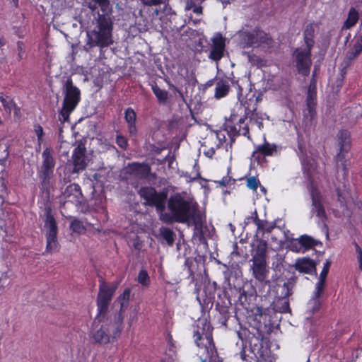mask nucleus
Returning a JSON list of instances; mask_svg holds the SVG:
<instances>
[{
	"instance_id": "nucleus-28",
	"label": "nucleus",
	"mask_w": 362,
	"mask_h": 362,
	"mask_svg": "<svg viewBox=\"0 0 362 362\" xmlns=\"http://www.w3.org/2000/svg\"><path fill=\"white\" fill-rule=\"evenodd\" d=\"M253 264L252 270L253 276L259 281H264L267 276L268 269H267L266 261H252Z\"/></svg>"
},
{
	"instance_id": "nucleus-46",
	"label": "nucleus",
	"mask_w": 362,
	"mask_h": 362,
	"mask_svg": "<svg viewBox=\"0 0 362 362\" xmlns=\"http://www.w3.org/2000/svg\"><path fill=\"white\" fill-rule=\"evenodd\" d=\"M226 95V83L221 81L218 82L215 89L214 97L216 99H220Z\"/></svg>"
},
{
	"instance_id": "nucleus-59",
	"label": "nucleus",
	"mask_w": 362,
	"mask_h": 362,
	"mask_svg": "<svg viewBox=\"0 0 362 362\" xmlns=\"http://www.w3.org/2000/svg\"><path fill=\"white\" fill-rule=\"evenodd\" d=\"M134 247L136 250H140L142 247V244L136 240L134 243Z\"/></svg>"
},
{
	"instance_id": "nucleus-36",
	"label": "nucleus",
	"mask_w": 362,
	"mask_h": 362,
	"mask_svg": "<svg viewBox=\"0 0 362 362\" xmlns=\"http://www.w3.org/2000/svg\"><path fill=\"white\" fill-rule=\"evenodd\" d=\"M228 95L231 94L233 97H236L238 100H240V97L243 95V88L239 85L238 81H234L233 79H230L228 77Z\"/></svg>"
},
{
	"instance_id": "nucleus-37",
	"label": "nucleus",
	"mask_w": 362,
	"mask_h": 362,
	"mask_svg": "<svg viewBox=\"0 0 362 362\" xmlns=\"http://www.w3.org/2000/svg\"><path fill=\"white\" fill-rule=\"evenodd\" d=\"M315 71L308 86L305 101H317V80Z\"/></svg>"
},
{
	"instance_id": "nucleus-62",
	"label": "nucleus",
	"mask_w": 362,
	"mask_h": 362,
	"mask_svg": "<svg viewBox=\"0 0 362 362\" xmlns=\"http://www.w3.org/2000/svg\"><path fill=\"white\" fill-rule=\"evenodd\" d=\"M214 153H215L214 150L213 148H211L206 153V156L211 157L214 154Z\"/></svg>"
},
{
	"instance_id": "nucleus-42",
	"label": "nucleus",
	"mask_w": 362,
	"mask_h": 362,
	"mask_svg": "<svg viewBox=\"0 0 362 362\" xmlns=\"http://www.w3.org/2000/svg\"><path fill=\"white\" fill-rule=\"evenodd\" d=\"M298 243L303 247L306 248H310L314 247L320 243L315 239L313 238L310 236L303 235H301L299 238H298Z\"/></svg>"
},
{
	"instance_id": "nucleus-19",
	"label": "nucleus",
	"mask_w": 362,
	"mask_h": 362,
	"mask_svg": "<svg viewBox=\"0 0 362 362\" xmlns=\"http://www.w3.org/2000/svg\"><path fill=\"white\" fill-rule=\"evenodd\" d=\"M350 153H337L334 156V161L337 172L341 171L342 177L347 180L349 174V169L351 166Z\"/></svg>"
},
{
	"instance_id": "nucleus-45",
	"label": "nucleus",
	"mask_w": 362,
	"mask_h": 362,
	"mask_svg": "<svg viewBox=\"0 0 362 362\" xmlns=\"http://www.w3.org/2000/svg\"><path fill=\"white\" fill-rule=\"evenodd\" d=\"M33 132L37 136V148L40 150L41 148L42 144L44 142L43 137L45 135V132L42 127L38 123H35L33 124Z\"/></svg>"
},
{
	"instance_id": "nucleus-39",
	"label": "nucleus",
	"mask_w": 362,
	"mask_h": 362,
	"mask_svg": "<svg viewBox=\"0 0 362 362\" xmlns=\"http://www.w3.org/2000/svg\"><path fill=\"white\" fill-rule=\"evenodd\" d=\"M175 233L170 228H160V237L162 240L172 246L174 244Z\"/></svg>"
},
{
	"instance_id": "nucleus-48",
	"label": "nucleus",
	"mask_w": 362,
	"mask_h": 362,
	"mask_svg": "<svg viewBox=\"0 0 362 362\" xmlns=\"http://www.w3.org/2000/svg\"><path fill=\"white\" fill-rule=\"evenodd\" d=\"M137 281L143 286H148L150 283L149 276L145 269H141L138 274Z\"/></svg>"
},
{
	"instance_id": "nucleus-33",
	"label": "nucleus",
	"mask_w": 362,
	"mask_h": 362,
	"mask_svg": "<svg viewBox=\"0 0 362 362\" xmlns=\"http://www.w3.org/2000/svg\"><path fill=\"white\" fill-rule=\"evenodd\" d=\"M362 52V35H359L356 40L353 46L349 49L346 53V57L349 60L351 61L357 58Z\"/></svg>"
},
{
	"instance_id": "nucleus-12",
	"label": "nucleus",
	"mask_w": 362,
	"mask_h": 362,
	"mask_svg": "<svg viewBox=\"0 0 362 362\" xmlns=\"http://www.w3.org/2000/svg\"><path fill=\"white\" fill-rule=\"evenodd\" d=\"M293 57L298 72L303 76H308L312 66V49L298 47L293 52Z\"/></svg>"
},
{
	"instance_id": "nucleus-30",
	"label": "nucleus",
	"mask_w": 362,
	"mask_h": 362,
	"mask_svg": "<svg viewBox=\"0 0 362 362\" xmlns=\"http://www.w3.org/2000/svg\"><path fill=\"white\" fill-rule=\"evenodd\" d=\"M40 217L45 222L44 226H57V223L52 209L50 203H46L42 210V213L40 214Z\"/></svg>"
},
{
	"instance_id": "nucleus-64",
	"label": "nucleus",
	"mask_w": 362,
	"mask_h": 362,
	"mask_svg": "<svg viewBox=\"0 0 362 362\" xmlns=\"http://www.w3.org/2000/svg\"><path fill=\"white\" fill-rule=\"evenodd\" d=\"M220 184L223 186H226V182L225 180V177L222 178V180L220 181Z\"/></svg>"
},
{
	"instance_id": "nucleus-50",
	"label": "nucleus",
	"mask_w": 362,
	"mask_h": 362,
	"mask_svg": "<svg viewBox=\"0 0 362 362\" xmlns=\"http://www.w3.org/2000/svg\"><path fill=\"white\" fill-rule=\"evenodd\" d=\"M185 10H187V11L192 10V11L194 13H196L197 15H202L203 8H202V6L196 5V4L194 1H191L187 2L186 7H185Z\"/></svg>"
},
{
	"instance_id": "nucleus-58",
	"label": "nucleus",
	"mask_w": 362,
	"mask_h": 362,
	"mask_svg": "<svg viewBox=\"0 0 362 362\" xmlns=\"http://www.w3.org/2000/svg\"><path fill=\"white\" fill-rule=\"evenodd\" d=\"M238 250V245H237V243L234 244V250L231 252V256L233 257V256H240V254L239 253V252L237 250Z\"/></svg>"
},
{
	"instance_id": "nucleus-11",
	"label": "nucleus",
	"mask_w": 362,
	"mask_h": 362,
	"mask_svg": "<svg viewBox=\"0 0 362 362\" xmlns=\"http://www.w3.org/2000/svg\"><path fill=\"white\" fill-rule=\"evenodd\" d=\"M117 288V285H109L101 278L99 280V290L97 295V314L99 316L107 314L110 303Z\"/></svg>"
},
{
	"instance_id": "nucleus-40",
	"label": "nucleus",
	"mask_w": 362,
	"mask_h": 362,
	"mask_svg": "<svg viewBox=\"0 0 362 362\" xmlns=\"http://www.w3.org/2000/svg\"><path fill=\"white\" fill-rule=\"evenodd\" d=\"M300 160L304 173L310 175L313 170L311 159L308 156L306 153H302V155L300 156Z\"/></svg>"
},
{
	"instance_id": "nucleus-61",
	"label": "nucleus",
	"mask_w": 362,
	"mask_h": 362,
	"mask_svg": "<svg viewBox=\"0 0 362 362\" xmlns=\"http://www.w3.org/2000/svg\"><path fill=\"white\" fill-rule=\"evenodd\" d=\"M10 4L15 8L18 7V0H10Z\"/></svg>"
},
{
	"instance_id": "nucleus-5",
	"label": "nucleus",
	"mask_w": 362,
	"mask_h": 362,
	"mask_svg": "<svg viewBox=\"0 0 362 362\" xmlns=\"http://www.w3.org/2000/svg\"><path fill=\"white\" fill-rule=\"evenodd\" d=\"M96 25L94 29L87 33V45L90 47H99L100 49L107 47L113 44L112 18L102 17L95 18Z\"/></svg>"
},
{
	"instance_id": "nucleus-29",
	"label": "nucleus",
	"mask_w": 362,
	"mask_h": 362,
	"mask_svg": "<svg viewBox=\"0 0 362 362\" xmlns=\"http://www.w3.org/2000/svg\"><path fill=\"white\" fill-rule=\"evenodd\" d=\"M232 267L234 268L233 264H232ZM235 279L237 281H238V286H240V283L243 282V279L241 278V271L240 269V267L238 264H235ZM234 288L236 291H238L239 297H238V301L241 305H244L247 300V295L246 291L242 288L240 286L238 287V288H236V285L235 283L233 284Z\"/></svg>"
},
{
	"instance_id": "nucleus-8",
	"label": "nucleus",
	"mask_w": 362,
	"mask_h": 362,
	"mask_svg": "<svg viewBox=\"0 0 362 362\" xmlns=\"http://www.w3.org/2000/svg\"><path fill=\"white\" fill-rule=\"evenodd\" d=\"M64 88V98L60 110V116H62L64 122L69 120L71 113L81 101V90L74 85L71 78H69L66 81Z\"/></svg>"
},
{
	"instance_id": "nucleus-16",
	"label": "nucleus",
	"mask_w": 362,
	"mask_h": 362,
	"mask_svg": "<svg viewBox=\"0 0 362 362\" xmlns=\"http://www.w3.org/2000/svg\"><path fill=\"white\" fill-rule=\"evenodd\" d=\"M209 58L213 61L220 60L224 55L226 39L220 33H216L211 39Z\"/></svg>"
},
{
	"instance_id": "nucleus-4",
	"label": "nucleus",
	"mask_w": 362,
	"mask_h": 362,
	"mask_svg": "<svg viewBox=\"0 0 362 362\" xmlns=\"http://www.w3.org/2000/svg\"><path fill=\"white\" fill-rule=\"evenodd\" d=\"M256 110V107L250 110L242 103L236 104L235 107L231 110L230 117L228 118V127L230 123V131L244 136L249 134V128L245 123L247 118H250L251 122L254 121L259 129L263 128V122L261 118L257 117Z\"/></svg>"
},
{
	"instance_id": "nucleus-31",
	"label": "nucleus",
	"mask_w": 362,
	"mask_h": 362,
	"mask_svg": "<svg viewBox=\"0 0 362 362\" xmlns=\"http://www.w3.org/2000/svg\"><path fill=\"white\" fill-rule=\"evenodd\" d=\"M325 281L322 279H319L318 282L316 284L315 291L314 293V296L310 301V303L313 305V310L316 311L319 310L320 308V297L322 293L325 288Z\"/></svg>"
},
{
	"instance_id": "nucleus-21",
	"label": "nucleus",
	"mask_w": 362,
	"mask_h": 362,
	"mask_svg": "<svg viewBox=\"0 0 362 362\" xmlns=\"http://www.w3.org/2000/svg\"><path fill=\"white\" fill-rule=\"evenodd\" d=\"M337 153H350L352 144L350 132L346 129H341L337 134Z\"/></svg>"
},
{
	"instance_id": "nucleus-35",
	"label": "nucleus",
	"mask_w": 362,
	"mask_h": 362,
	"mask_svg": "<svg viewBox=\"0 0 362 362\" xmlns=\"http://www.w3.org/2000/svg\"><path fill=\"white\" fill-rule=\"evenodd\" d=\"M267 243L265 240H259L252 256V261H266Z\"/></svg>"
},
{
	"instance_id": "nucleus-25",
	"label": "nucleus",
	"mask_w": 362,
	"mask_h": 362,
	"mask_svg": "<svg viewBox=\"0 0 362 362\" xmlns=\"http://www.w3.org/2000/svg\"><path fill=\"white\" fill-rule=\"evenodd\" d=\"M124 119L127 124L128 132L130 136L135 137L137 135L136 125V113L132 107H127L124 111Z\"/></svg>"
},
{
	"instance_id": "nucleus-32",
	"label": "nucleus",
	"mask_w": 362,
	"mask_h": 362,
	"mask_svg": "<svg viewBox=\"0 0 362 362\" xmlns=\"http://www.w3.org/2000/svg\"><path fill=\"white\" fill-rule=\"evenodd\" d=\"M315 28L313 23L308 24L303 31V40L305 48L312 49L315 45Z\"/></svg>"
},
{
	"instance_id": "nucleus-56",
	"label": "nucleus",
	"mask_w": 362,
	"mask_h": 362,
	"mask_svg": "<svg viewBox=\"0 0 362 362\" xmlns=\"http://www.w3.org/2000/svg\"><path fill=\"white\" fill-rule=\"evenodd\" d=\"M72 229V233H82L86 232V228H70Z\"/></svg>"
},
{
	"instance_id": "nucleus-9",
	"label": "nucleus",
	"mask_w": 362,
	"mask_h": 362,
	"mask_svg": "<svg viewBox=\"0 0 362 362\" xmlns=\"http://www.w3.org/2000/svg\"><path fill=\"white\" fill-rule=\"evenodd\" d=\"M124 314L121 313H111L110 315L105 314L99 316L97 314L94 325L95 328L99 326L98 323L102 324L105 328L113 341H116L121 336L123 330Z\"/></svg>"
},
{
	"instance_id": "nucleus-43",
	"label": "nucleus",
	"mask_w": 362,
	"mask_h": 362,
	"mask_svg": "<svg viewBox=\"0 0 362 362\" xmlns=\"http://www.w3.org/2000/svg\"><path fill=\"white\" fill-rule=\"evenodd\" d=\"M152 90L160 103L165 104L168 98V93L165 90L160 89L158 86L152 87Z\"/></svg>"
},
{
	"instance_id": "nucleus-15",
	"label": "nucleus",
	"mask_w": 362,
	"mask_h": 362,
	"mask_svg": "<svg viewBox=\"0 0 362 362\" xmlns=\"http://www.w3.org/2000/svg\"><path fill=\"white\" fill-rule=\"evenodd\" d=\"M85 2L95 19L103 16L112 18V8L110 0H86Z\"/></svg>"
},
{
	"instance_id": "nucleus-10",
	"label": "nucleus",
	"mask_w": 362,
	"mask_h": 362,
	"mask_svg": "<svg viewBox=\"0 0 362 362\" xmlns=\"http://www.w3.org/2000/svg\"><path fill=\"white\" fill-rule=\"evenodd\" d=\"M138 194L141 199L145 200L146 205L156 207L160 214L165 210V205L168 199L166 190L158 192L153 187L144 186L139 189Z\"/></svg>"
},
{
	"instance_id": "nucleus-44",
	"label": "nucleus",
	"mask_w": 362,
	"mask_h": 362,
	"mask_svg": "<svg viewBox=\"0 0 362 362\" xmlns=\"http://www.w3.org/2000/svg\"><path fill=\"white\" fill-rule=\"evenodd\" d=\"M306 102V110L308 113L304 114V117L312 121L316 116V106L317 101H305Z\"/></svg>"
},
{
	"instance_id": "nucleus-17",
	"label": "nucleus",
	"mask_w": 362,
	"mask_h": 362,
	"mask_svg": "<svg viewBox=\"0 0 362 362\" xmlns=\"http://www.w3.org/2000/svg\"><path fill=\"white\" fill-rule=\"evenodd\" d=\"M311 199L313 206V212L318 218V224L322 226H327L326 221L327 219L325 209L322 204L320 192L316 188H313L311 190Z\"/></svg>"
},
{
	"instance_id": "nucleus-38",
	"label": "nucleus",
	"mask_w": 362,
	"mask_h": 362,
	"mask_svg": "<svg viewBox=\"0 0 362 362\" xmlns=\"http://www.w3.org/2000/svg\"><path fill=\"white\" fill-rule=\"evenodd\" d=\"M131 296V288H126L122 294H120L117 300L119 301L120 304V308L119 310L117 313H121L122 314H124L125 310L127 308L129 305V302L130 300Z\"/></svg>"
},
{
	"instance_id": "nucleus-7",
	"label": "nucleus",
	"mask_w": 362,
	"mask_h": 362,
	"mask_svg": "<svg viewBox=\"0 0 362 362\" xmlns=\"http://www.w3.org/2000/svg\"><path fill=\"white\" fill-rule=\"evenodd\" d=\"M83 199V196L79 185L72 183L68 185L60 197L62 214L70 218L71 216L69 214L67 209L77 210Z\"/></svg>"
},
{
	"instance_id": "nucleus-51",
	"label": "nucleus",
	"mask_w": 362,
	"mask_h": 362,
	"mask_svg": "<svg viewBox=\"0 0 362 362\" xmlns=\"http://www.w3.org/2000/svg\"><path fill=\"white\" fill-rule=\"evenodd\" d=\"M116 144L117 146L123 150H126L128 147V140L127 139L121 134H117L116 136L115 139Z\"/></svg>"
},
{
	"instance_id": "nucleus-53",
	"label": "nucleus",
	"mask_w": 362,
	"mask_h": 362,
	"mask_svg": "<svg viewBox=\"0 0 362 362\" xmlns=\"http://www.w3.org/2000/svg\"><path fill=\"white\" fill-rule=\"evenodd\" d=\"M16 45L18 49V61H21L23 58L25 53L24 43L22 41H18Z\"/></svg>"
},
{
	"instance_id": "nucleus-27",
	"label": "nucleus",
	"mask_w": 362,
	"mask_h": 362,
	"mask_svg": "<svg viewBox=\"0 0 362 362\" xmlns=\"http://www.w3.org/2000/svg\"><path fill=\"white\" fill-rule=\"evenodd\" d=\"M94 326V332L92 334L93 339L96 343L100 344H107L108 343H113V340L110 337V334H108L105 328L101 324L100 327L98 326L95 328V325Z\"/></svg>"
},
{
	"instance_id": "nucleus-3",
	"label": "nucleus",
	"mask_w": 362,
	"mask_h": 362,
	"mask_svg": "<svg viewBox=\"0 0 362 362\" xmlns=\"http://www.w3.org/2000/svg\"><path fill=\"white\" fill-rule=\"evenodd\" d=\"M193 337L196 345L199 349L202 362H222L219 359L213 339V329L209 321L206 319H198L192 326Z\"/></svg>"
},
{
	"instance_id": "nucleus-60",
	"label": "nucleus",
	"mask_w": 362,
	"mask_h": 362,
	"mask_svg": "<svg viewBox=\"0 0 362 362\" xmlns=\"http://www.w3.org/2000/svg\"><path fill=\"white\" fill-rule=\"evenodd\" d=\"M246 357H247V355L245 354V351L243 348V349H242V351L240 352V358H242V360L246 361Z\"/></svg>"
},
{
	"instance_id": "nucleus-13",
	"label": "nucleus",
	"mask_w": 362,
	"mask_h": 362,
	"mask_svg": "<svg viewBox=\"0 0 362 362\" xmlns=\"http://www.w3.org/2000/svg\"><path fill=\"white\" fill-rule=\"evenodd\" d=\"M240 42L244 48L259 47L262 43L268 44V35L263 30L255 28L252 32L243 31L239 35Z\"/></svg>"
},
{
	"instance_id": "nucleus-14",
	"label": "nucleus",
	"mask_w": 362,
	"mask_h": 362,
	"mask_svg": "<svg viewBox=\"0 0 362 362\" xmlns=\"http://www.w3.org/2000/svg\"><path fill=\"white\" fill-rule=\"evenodd\" d=\"M278 153V147L274 143H269L266 139L264 143L255 146V151L252 154V161L257 165H262L266 162V157L276 156Z\"/></svg>"
},
{
	"instance_id": "nucleus-41",
	"label": "nucleus",
	"mask_w": 362,
	"mask_h": 362,
	"mask_svg": "<svg viewBox=\"0 0 362 362\" xmlns=\"http://www.w3.org/2000/svg\"><path fill=\"white\" fill-rule=\"evenodd\" d=\"M244 223L245 226L251 224L255 226H265L263 221L259 219L257 211H254L250 216L246 217Z\"/></svg>"
},
{
	"instance_id": "nucleus-1",
	"label": "nucleus",
	"mask_w": 362,
	"mask_h": 362,
	"mask_svg": "<svg viewBox=\"0 0 362 362\" xmlns=\"http://www.w3.org/2000/svg\"><path fill=\"white\" fill-rule=\"evenodd\" d=\"M202 262L204 259L202 256L196 258L187 257L185 261V265L189 272L188 277L194 283L196 298L204 312L211 310L215 303V310L221 315V324L226 325V288H223L221 293H218L217 299L214 300L216 283H211L204 276L202 272H205V267Z\"/></svg>"
},
{
	"instance_id": "nucleus-26",
	"label": "nucleus",
	"mask_w": 362,
	"mask_h": 362,
	"mask_svg": "<svg viewBox=\"0 0 362 362\" xmlns=\"http://www.w3.org/2000/svg\"><path fill=\"white\" fill-rule=\"evenodd\" d=\"M296 269L300 272L316 274V263L310 258L298 259L295 264Z\"/></svg>"
},
{
	"instance_id": "nucleus-20",
	"label": "nucleus",
	"mask_w": 362,
	"mask_h": 362,
	"mask_svg": "<svg viewBox=\"0 0 362 362\" xmlns=\"http://www.w3.org/2000/svg\"><path fill=\"white\" fill-rule=\"evenodd\" d=\"M86 149L83 144H81L74 149L72 159L74 173H78L83 170L86 167Z\"/></svg>"
},
{
	"instance_id": "nucleus-22",
	"label": "nucleus",
	"mask_w": 362,
	"mask_h": 362,
	"mask_svg": "<svg viewBox=\"0 0 362 362\" xmlns=\"http://www.w3.org/2000/svg\"><path fill=\"white\" fill-rule=\"evenodd\" d=\"M293 284L288 281L285 282L283 285V289L284 291V296L279 298L276 305V310L280 313H288L290 312L289 302L288 297L292 294V288Z\"/></svg>"
},
{
	"instance_id": "nucleus-18",
	"label": "nucleus",
	"mask_w": 362,
	"mask_h": 362,
	"mask_svg": "<svg viewBox=\"0 0 362 362\" xmlns=\"http://www.w3.org/2000/svg\"><path fill=\"white\" fill-rule=\"evenodd\" d=\"M192 241L198 245H202L204 250L209 249L208 240L215 233V228H193Z\"/></svg>"
},
{
	"instance_id": "nucleus-23",
	"label": "nucleus",
	"mask_w": 362,
	"mask_h": 362,
	"mask_svg": "<svg viewBox=\"0 0 362 362\" xmlns=\"http://www.w3.org/2000/svg\"><path fill=\"white\" fill-rule=\"evenodd\" d=\"M57 229L58 228H49L47 230L46 233V249L43 255L45 252L52 253L59 250V244L57 240Z\"/></svg>"
},
{
	"instance_id": "nucleus-2",
	"label": "nucleus",
	"mask_w": 362,
	"mask_h": 362,
	"mask_svg": "<svg viewBox=\"0 0 362 362\" xmlns=\"http://www.w3.org/2000/svg\"><path fill=\"white\" fill-rule=\"evenodd\" d=\"M163 222L187 224L188 226H206L204 209L190 197L180 193L171 195L167 202V211L160 214Z\"/></svg>"
},
{
	"instance_id": "nucleus-63",
	"label": "nucleus",
	"mask_w": 362,
	"mask_h": 362,
	"mask_svg": "<svg viewBox=\"0 0 362 362\" xmlns=\"http://www.w3.org/2000/svg\"><path fill=\"white\" fill-rule=\"evenodd\" d=\"M213 84H214V81L213 80H209V81H208L206 82V86L209 87V86H213Z\"/></svg>"
},
{
	"instance_id": "nucleus-6",
	"label": "nucleus",
	"mask_w": 362,
	"mask_h": 362,
	"mask_svg": "<svg viewBox=\"0 0 362 362\" xmlns=\"http://www.w3.org/2000/svg\"><path fill=\"white\" fill-rule=\"evenodd\" d=\"M42 163L37 171V177L40 180V189L42 194L49 198L55 166L52 149L46 148L42 153Z\"/></svg>"
},
{
	"instance_id": "nucleus-34",
	"label": "nucleus",
	"mask_w": 362,
	"mask_h": 362,
	"mask_svg": "<svg viewBox=\"0 0 362 362\" xmlns=\"http://www.w3.org/2000/svg\"><path fill=\"white\" fill-rule=\"evenodd\" d=\"M359 19V13L357 10L351 7L348 13V16L346 20L344 21L341 29L342 30H348L354 27L358 22Z\"/></svg>"
},
{
	"instance_id": "nucleus-52",
	"label": "nucleus",
	"mask_w": 362,
	"mask_h": 362,
	"mask_svg": "<svg viewBox=\"0 0 362 362\" xmlns=\"http://www.w3.org/2000/svg\"><path fill=\"white\" fill-rule=\"evenodd\" d=\"M331 265V262L329 260H327L324 264L323 269L320 274V279H322L325 281L327 274L329 272V269Z\"/></svg>"
},
{
	"instance_id": "nucleus-55",
	"label": "nucleus",
	"mask_w": 362,
	"mask_h": 362,
	"mask_svg": "<svg viewBox=\"0 0 362 362\" xmlns=\"http://www.w3.org/2000/svg\"><path fill=\"white\" fill-rule=\"evenodd\" d=\"M337 194L338 197V201L339 202L341 206H344L346 205V199L343 196L342 192H341V189L339 188H337L336 189Z\"/></svg>"
},
{
	"instance_id": "nucleus-49",
	"label": "nucleus",
	"mask_w": 362,
	"mask_h": 362,
	"mask_svg": "<svg viewBox=\"0 0 362 362\" xmlns=\"http://www.w3.org/2000/svg\"><path fill=\"white\" fill-rule=\"evenodd\" d=\"M0 102L6 110H11L12 107H16V105L13 102V99L9 97L0 96Z\"/></svg>"
},
{
	"instance_id": "nucleus-47",
	"label": "nucleus",
	"mask_w": 362,
	"mask_h": 362,
	"mask_svg": "<svg viewBox=\"0 0 362 362\" xmlns=\"http://www.w3.org/2000/svg\"><path fill=\"white\" fill-rule=\"evenodd\" d=\"M260 185V181L257 176H251L247 178L246 186L253 191H256Z\"/></svg>"
},
{
	"instance_id": "nucleus-54",
	"label": "nucleus",
	"mask_w": 362,
	"mask_h": 362,
	"mask_svg": "<svg viewBox=\"0 0 362 362\" xmlns=\"http://www.w3.org/2000/svg\"><path fill=\"white\" fill-rule=\"evenodd\" d=\"M141 3L147 6H158L163 2V0H140Z\"/></svg>"
},
{
	"instance_id": "nucleus-24",
	"label": "nucleus",
	"mask_w": 362,
	"mask_h": 362,
	"mask_svg": "<svg viewBox=\"0 0 362 362\" xmlns=\"http://www.w3.org/2000/svg\"><path fill=\"white\" fill-rule=\"evenodd\" d=\"M128 170L136 177H147L151 173V168L146 163L132 162L128 164Z\"/></svg>"
},
{
	"instance_id": "nucleus-57",
	"label": "nucleus",
	"mask_w": 362,
	"mask_h": 362,
	"mask_svg": "<svg viewBox=\"0 0 362 362\" xmlns=\"http://www.w3.org/2000/svg\"><path fill=\"white\" fill-rule=\"evenodd\" d=\"M356 251L358 252V262H361L362 261V250L358 245H356Z\"/></svg>"
}]
</instances>
